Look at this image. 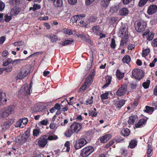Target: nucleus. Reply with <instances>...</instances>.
<instances>
[{"mask_svg":"<svg viewBox=\"0 0 157 157\" xmlns=\"http://www.w3.org/2000/svg\"><path fill=\"white\" fill-rule=\"evenodd\" d=\"M32 82L30 83L29 86L27 83H25L22 86L18 93V95L19 97L23 98L26 96H29L31 92H32Z\"/></svg>","mask_w":157,"mask_h":157,"instance_id":"obj_1","label":"nucleus"},{"mask_svg":"<svg viewBox=\"0 0 157 157\" xmlns=\"http://www.w3.org/2000/svg\"><path fill=\"white\" fill-rule=\"evenodd\" d=\"M15 108L13 105H10L8 107L2 109L0 111V116L1 117L4 118L9 116L13 111Z\"/></svg>","mask_w":157,"mask_h":157,"instance_id":"obj_2","label":"nucleus"},{"mask_svg":"<svg viewBox=\"0 0 157 157\" xmlns=\"http://www.w3.org/2000/svg\"><path fill=\"white\" fill-rule=\"evenodd\" d=\"M147 27L146 22L143 20H140L135 24V28L138 32L141 33Z\"/></svg>","mask_w":157,"mask_h":157,"instance_id":"obj_3","label":"nucleus"},{"mask_svg":"<svg viewBox=\"0 0 157 157\" xmlns=\"http://www.w3.org/2000/svg\"><path fill=\"white\" fill-rule=\"evenodd\" d=\"M94 150V148L92 146L86 147L81 150L80 155L82 157H87L93 152Z\"/></svg>","mask_w":157,"mask_h":157,"instance_id":"obj_4","label":"nucleus"},{"mask_svg":"<svg viewBox=\"0 0 157 157\" xmlns=\"http://www.w3.org/2000/svg\"><path fill=\"white\" fill-rule=\"evenodd\" d=\"M132 75L136 79L140 80L144 76V73L141 70L136 68L133 70L132 71Z\"/></svg>","mask_w":157,"mask_h":157,"instance_id":"obj_5","label":"nucleus"},{"mask_svg":"<svg viewBox=\"0 0 157 157\" xmlns=\"http://www.w3.org/2000/svg\"><path fill=\"white\" fill-rule=\"evenodd\" d=\"M128 27L126 24H124L120 27L119 31V35L120 37L128 36Z\"/></svg>","mask_w":157,"mask_h":157,"instance_id":"obj_6","label":"nucleus"},{"mask_svg":"<svg viewBox=\"0 0 157 157\" xmlns=\"http://www.w3.org/2000/svg\"><path fill=\"white\" fill-rule=\"evenodd\" d=\"M141 116L145 118H142L139 120L138 122L135 124V126L136 128H142L144 127L146 124L147 122L148 118L147 117L143 114Z\"/></svg>","mask_w":157,"mask_h":157,"instance_id":"obj_7","label":"nucleus"},{"mask_svg":"<svg viewBox=\"0 0 157 157\" xmlns=\"http://www.w3.org/2000/svg\"><path fill=\"white\" fill-rule=\"evenodd\" d=\"M87 143V142L84 138H80L76 141L74 147L76 150L84 146Z\"/></svg>","mask_w":157,"mask_h":157,"instance_id":"obj_8","label":"nucleus"},{"mask_svg":"<svg viewBox=\"0 0 157 157\" xmlns=\"http://www.w3.org/2000/svg\"><path fill=\"white\" fill-rule=\"evenodd\" d=\"M126 100L124 99H121L120 100L118 97L117 99H115L113 101V104L115 105L117 109H119L125 104Z\"/></svg>","mask_w":157,"mask_h":157,"instance_id":"obj_9","label":"nucleus"},{"mask_svg":"<svg viewBox=\"0 0 157 157\" xmlns=\"http://www.w3.org/2000/svg\"><path fill=\"white\" fill-rule=\"evenodd\" d=\"M48 143V139L46 135H44L38 139V145L40 147H44Z\"/></svg>","mask_w":157,"mask_h":157,"instance_id":"obj_10","label":"nucleus"},{"mask_svg":"<svg viewBox=\"0 0 157 157\" xmlns=\"http://www.w3.org/2000/svg\"><path fill=\"white\" fill-rule=\"evenodd\" d=\"M75 132L78 133L82 128V124L81 123L76 122H74L70 126Z\"/></svg>","mask_w":157,"mask_h":157,"instance_id":"obj_11","label":"nucleus"},{"mask_svg":"<svg viewBox=\"0 0 157 157\" xmlns=\"http://www.w3.org/2000/svg\"><path fill=\"white\" fill-rule=\"evenodd\" d=\"M157 11V5L152 4L150 5L147 10V13L148 15H152Z\"/></svg>","mask_w":157,"mask_h":157,"instance_id":"obj_12","label":"nucleus"},{"mask_svg":"<svg viewBox=\"0 0 157 157\" xmlns=\"http://www.w3.org/2000/svg\"><path fill=\"white\" fill-rule=\"evenodd\" d=\"M127 89V86L125 85H122L117 90L116 92L117 95L119 96L123 95L125 93Z\"/></svg>","mask_w":157,"mask_h":157,"instance_id":"obj_13","label":"nucleus"},{"mask_svg":"<svg viewBox=\"0 0 157 157\" xmlns=\"http://www.w3.org/2000/svg\"><path fill=\"white\" fill-rule=\"evenodd\" d=\"M111 0H101L100 5L102 9H106L109 6Z\"/></svg>","mask_w":157,"mask_h":157,"instance_id":"obj_14","label":"nucleus"},{"mask_svg":"<svg viewBox=\"0 0 157 157\" xmlns=\"http://www.w3.org/2000/svg\"><path fill=\"white\" fill-rule=\"evenodd\" d=\"M112 136L110 134H106L100 137V140L101 143H106L111 138Z\"/></svg>","mask_w":157,"mask_h":157,"instance_id":"obj_15","label":"nucleus"},{"mask_svg":"<svg viewBox=\"0 0 157 157\" xmlns=\"http://www.w3.org/2000/svg\"><path fill=\"white\" fill-rule=\"evenodd\" d=\"M21 11V9L18 7H14L11 10L10 15L12 17L18 15Z\"/></svg>","mask_w":157,"mask_h":157,"instance_id":"obj_16","label":"nucleus"},{"mask_svg":"<svg viewBox=\"0 0 157 157\" xmlns=\"http://www.w3.org/2000/svg\"><path fill=\"white\" fill-rule=\"evenodd\" d=\"M86 16L84 14H78L73 16L71 18V21L73 23H75L77 22L78 20H79L80 18H82Z\"/></svg>","mask_w":157,"mask_h":157,"instance_id":"obj_17","label":"nucleus"},{"mask_svg":"<svg viewBox=\"0 0 157 157\" xmlns=\"http://www.w3.org/2000/svg\"><path fill=\"white\" fill-rule=\"evenodd\" d=\"M91 31L96 36H99L101 31V28L99 25H95L93 27Z\"/></svg>","mask_w":157,"mask_h":157,"instance_id":"obj_18","label":"nucleus"},{"mask_svg":"<svg viewBox=\"0 0 157 157\" xmlns=\"http://www.w3.org/2000/svg\"><path fill=\"white\" fill-rule=\"evenodd\" d=\"M138 117L136 115L132 116L129 117L128 122L129 124L133 125L136 122L138 121Z\"/></svg>","mask_w":157,"mask_h":157,"instance_id":"obj_19","label":"nucleus"},{"mask_svg":"<svg viewBox=\"0 0 157 157\" xmlns=\"http://www.w3.org/2000/svg\"><path fill=\"white\" fill-rule=\"evenodd\" d=\"M129 13V10L126 8H123L119 11V14L122 16H127Z\"/></svg>","mask_w":157,"mask_h":157,"instance_id":"obj_20","label":"nucleus"},{"mask_svg":"<svg viewBox=\"0 0 157 157\" xmlns=\"http://www.w3.org/2000/svg\"><path fill=\"white\" fill-rule=\"evenodd\" d=\"M13 123V121L11 120H9L5 122L2 125L3 130H6L9 128L10 126Z\"/></svg>","mask_w":157,"mask_h":157,"instance_id":"obj_21","label":"nucleus"},{"mask_svg":"<svg viewBox=\"0 0 157 157\" xmlns=\"http://www.w3.org/2000/svg\"><path fill=\"white\" fill-rule=\"evenodd\" d=\"M30 129L28 128L21 136V139L23 141H25L29 137Z\"/></svg>","mask_w":157,"mask_h":157,"instance_id":"obj_22","label":"nucleus"},{"mask_svg":"<svg viewBox=\"0 0 157 157\" xmlns=\"http://www.w3.org/2000/svg\"><path fill=\"white\" fill-rule=\"evenodd\" d=\"M74 132L72 128L70 126L69 128L64 132V135L67 137H70Z\"/></svg>","mask_w":157,"mask_h":157,"instance_id":"obj_23","label":"nucleus"},{"mask_svg":"<svg viewBox=\"0 0 157 157\" xmlns=\"http://www.w3.org/2000/svg\"><path fill=\"white\" fill-rule=\"evenodd\" d=\"M109 23L110 25H115L117 24L118 22V18L116 17H112L109 19Z\"/></svg>","mask_w":157,"mask_h":157,"instance_id":"obj_24","label":"nucleus"},{"mask_svg":"<svg viewBox=\"0 0 157 157\" xmlns=\"http://www.w3.org/2000/svg\"><path fill=\"white\" fill-rule=\"evenodd\" d=\"M131 61L130 56L128 55H126L122 59V61L124 63H129Z\"/></svg>","mask_w":157,"mask_h":157,"instance_id":"obj_25","label":"nucleus"},{"mask_svg":"<svg viewBox=\"0 0 157 157\" xmlns=\"http://www.w3.org/2000/svg\"><path fill=\"white\" fill-rule=\"evenodd\" d=\"M112 78L111 76H108L107 77H106L105 79L106 83L102 87L103 89L107 87L109 84H110Z\"/></svg>","mask_w":157,"mask_h":157,"instance_id":"obj_26","label":"nucleus"},{"mask_svg":"<svg viewBox=\"0 0 157 157\" xmlns=\"http://www.w3.org/2000/svg\"><path fill=\"white\" fill-rule=\"evenodd\" d=\"M154 111V108L153 107L148 106H146L145 107V109H144V111L145 113L151 114Z\"/></svg>","mask_w":157,"mask_h":157,"instance_id":"obj_27","label":"nucleus"},{"mask_svg":"<svg viewBox=\"0 0 157 157\" xmlns=\"http://www.w3.org/2000/svg\"><path fill=\"white\" fill-rule=\"evenodd\" d=\"M121 37V41L120 45L121 46H123L128 42V36H126Z\"/></svg>","mask_w":157,"mask_h":157,"instance_id":"obj_28","label":"nucleus"},{"mask_svg":"<svg viewBox=\"0 0 157 157\" xmlns=\"http://www.w3.org/2000/svg\"><path fill=\"white\" fill-rule=\"evenodd\" d=\"M124 74L123 73H121L119 70L117 69L116 72V75L118 79H121L123 78Z\"/></svg>","mask_w":157,"mask_h":157,"instance_id":"obj_29","label":"nucleus"},{"mask_svg":"<svg viewBox=\"0 0 157 157\" xmlns=\"http://www.w3.org/2000/svg\"><path fill=\"white\" fill-rule=\"evenodd\" d=\"M130 133V130L127 128L122 130L121 132L122 135L124 137L128 136Z\"/></svg>","mask_w":157,"mask_h":157,"instance_id":"obj_30","label":"nucleus"},{"mask_svg":"<svg viewBox=\"0 0 157 157\" xmlns=\"http://www.w3.org/2000/svg\"><path fill=\"white\" fill-rule=\"evenodd\" d=\"M88 86L84 82L78 90V92L80 93L84 91L87 88Z\"/></svg>","mask_w":157,"mask_h":157,"instance_id":"obj_31","label":"nucleus"},{"mask_svg":"<svg viewBox=\"0 0 157 157\" xmlns=\"http://www.w3.org/2000/svg\"><path fill=\"white\" fill-rule=\"evenodd\" d=\"M137 141L135 139L131 140L129 144V146L131 148H133L137 145Z\"/></svg>","mask_w":157,"mask_h":157,"instance_id":"obj_32","label":"nucleus"},{"mask_svg":"<svg viewBox=\"0 0 157 157\" xmlns=\"http://www.w3.org/2000/svg\"><path fill=\"white\" fill-rule=\"evenodd\" d=\"M54 6L56 7H61L63 5V1L62 0H57L56 2L54 3Z\"/></svg>","mask_w":157,"mask_h":157,"instance_id":"obj_33","label":"nucleus"},{"mask_svg":"<svg viewBox=\"0 0 157 157\" xmlns=\"http://www.w3.org/2000/svg\"><path fill=\"white\" fill-rule=\"evenodd\" d=\"M51 41L52 43L56 42L58 40V36L55 35L51 34L50 35Z\"/></svg>","mask_w":157,"mask_h":157,"instance_id":"obj_34","label":"nucleus"},{"mask_svg":"<svg viewBox=\"0 0 157 157\" xmlns=\"http://www.w3.org/2000/svg\"><path fill=\"white\" fill-rule=\"evenodd\" d=\"M29 72V70L25 67H23L21 69L20 72L21 73L24 75L25 77L27 75Z\"/></svg>","mask_w":157,"mask_h":157,"instance_id":"obj_35","label":"nucleus"},{"mask_svg":"<svg viewBox=\"0 0 157 157\" xmlns=\"http://www.w3.org/2000/svg\"><path fill=\"white\" fill-rule=\"evenodd\" d=\"M74 41V40L72 39L71 40H65L62 43V45L63 46H66L68 45H70Z\"/></svg>","mask_w":157,"mask_h":157,"instance_id":"obj_36","label":"nucleus"},{"mask_svg":"<svg viewBox=\"0 0 157 157\" xmlns=\"http://www.w3.org/2000/svg\"><path fill=\"white\" fill-rule=\"evenodd\" d=\"M147 2V0H140L138 3V6L139 7H143L146 4Z\"/></svg>","mask_w":157,"mask_h":157,"instance_id":"obj_37","label":"nucleus"},{"mask_svg":"<svg viewBox=\"0 0 157 157\" xmlns=\"http://www.w3.org/2000/svg\"><path fill=\"white\" fill-rule=\"evenodd\" d=\"M40 133H41V132L39 128L34 129L33 131V135L34 136H38Z\"/></svg>","mask_w":157,"mask_h":157,"instance_id":"obj_38","label":"nucleus"},{"mask_svg":"<svg viewBox=\"0 0 157 157\" xmlns=\"http://www.w3.org/2000/svg\"><path fill=\"white\" fill-rule=\"evenodd\" d=\"M150 83V80L147 79L146 82H144L143 83L142 86L144 89H147L149 87Z\"/></svg>","mask_w":157,"mask_h":157,"instance_id":"obj_39","label":"nucleus"},{"mask_svg":"<svg viewBox=\"0 0 157 157\" xmlns=\"http://www.w3.org/2000/svg\"><path fill=\"white\" fill-rule=\"evenodd\" d=\"M24 59H16L14 60L12 62V65L13 67H15L17 65H18L20 63V62L21 60H24Z\"/></svg>","mask_w":157,"mask_h":157,"instance_id":"obj_40","label":"nucleus"},{"mask_svg":"<svg viewBox=\"0 0 157 157\" xmlns=\"http://www.w3.org/2000/svg\"><path fill=\"white\" fill-rule=\"evenodd\" d=\"M150 52V50L149 48H146L143 50L142 53V56H146L148 55V54Z\"/></svg>","mask_w":157,"mask_h":157,"instance_id":"obj_41","label":"nucleus"},{"mask_svg":"<svg viewBox=\"0 0 157 157\" xmlns=\"http://www.w3.org/2000/svg\"><path fill=\"white\" fill-rule=\"evenodd\" d=\"M41 8L40 6L38 4H34L33 7H31L30 8V10L32 9L33 11H35L37 10H39Z\"/></svg>","mask_w":157,"mask_h":157,"instance_id":"obj_42","label":"nucleus"},{"mask_svg":"<svg viewBox=\"0 0 157 157\" xmlns=\"http://www.w3.org/2000/svg\"><path fill=\"white\" fill-rule=\"evenodd\" d=\"M93 97L91 96L90 98L88 99L86 101V102L84 103V104L86 105H91L92 104L93 102Z\"/></svg>","mask_w":157,"mask_h":157,"instance_id":"obj_43","label":"nucleus"},{"mask_svg":"<svg viewBox=\"0 0 157 157\" xmlns=\"http://www.w3.org/2000/svg\"><path fill=\"white\" fill-rule=\"evenodd\" d=\"M154 36V33L153 32H150L147 36V40L149 41L153 39Z\"/></svg>","mask_w":157,"mask_h":157,"instance_id":"obj_44","label":"nucleus"},{"mask_svg":"<svg viewBox=\"0 0 157 157\" xmlns=\"http://www.w3.org/2000/svg\"><path fill=\"white\" fill-rule=\"evenodd\" d=\"M63 31L64 33L69 35H71L73 34L71 30L67 29H63Z\"/></svg>","mask_w":157,"mask_h":157,"instance_id":"obj_45","label":"nucleus"},{"mask_svg":"<svg viewBox=\"0 0 157 157\" xmlns=\"http://www.w3.org/2000/svg\"><path fill=\"white\" fill-rule=\"evenodd\" d=\"M58 138V136L55 135H53L49 136L47 139L48 140H56Z\"/></svg>","mask_w":157,"mask_h":157,"instance_id":"obj_46","label":"nucleus"},{"mask_svg":"<svg viewBox=\"0 0 157 157\" xmlns=\"http://www.w3.org/2000/svg\"><path fill=\"white\" fill-rule=\"evenodd\" d=\"M109 95L108 92H107L104 93L101 95V98L102 100H105L108 99Z\"/></svg>","mask_w":157,"mask_h":157,"instance_id":"obj_47","label":"nucleus"},{"mask_svg":"<svg viewBox=\"0 0 157 157\" xmlns=\"http://www.w3.org/2000/svg\"><path fill=\"white\" fill-rule=\"evenodd\" d=\"M12 17L10 15L9 16L7 14H6L4 16V21L6 22H9L11 20Z\"/></svg>","mask_w":157,"mask_h":157,"instance_id":"obj_48","label":"nucleus"},{"mask_svg":"<svg viewBox=\"0 0 157 157\" xmlns=\"http://www.w3.org/2000/svg\"><path fill=\"white\" fill-rule=\"evenodd\" d=\"M110 46L113 49H114L116 46L115 40L114 38H112L111 39Z\"/></svg>","mask_w":157,"mask_h":157,"instance_id":"obj_49","label":"nucleus"},{"mask_svg":"<svg viewBox=\"0 0 157 157\" xmlns=\"http://www.w3.org/2000/svg\"><path fill=\"white\" fill-rule=\"evenodd\" d=\"M6 98V94L5 93H3L2 91L0 92V102L2 103L3 99Z\"/></svg>","mask_w":157,"mask_h":157,"instance_id":"obj_50","label":"nucleus"},{"mask_svg":"<svg viewBox=\"0 0 157 157\" xmlns=\"http://www.w3.org/2000/svg\"><path fill=\"white\" fill-rule=\"evenodd\" d=\"M93 82V79L89 77H87L85 79L84 83L88 85L89 83H91Z\"/></svg>","mask_w":157,"mask_h":157,"instance_id":"obj_51","label":"nucleus"},{"mask_svg":"<svg viewBox=\"0 0 157 157\" xmlns=\"http://www.w3.org/2000/svg\"><path fill=\"white\" fill-rule=\"evenodd\" d=\"M64 146L67 147L66 151L67 152L70 151V142L69 141H67L64 144Z\"/></svg>","mask_w":157,"mask_h":157,"instance_id":"obj_52","label":"nucleus"},{"mask_svg":"<svg viewBox=\"0 0 157 157\" xmlns=\"http://www.w3.org/2000/svg\"><path fill=\"white\" fill-rule=\"evenodd\" d=\"M20 119L21 123H23L24 125L26 124L28 121V120L27 118L24 117V118Z\"/></svg>","mask_w":157,"mask_h":157,"instance_id":"obj_53","label":"nucleus"},{"mask_svg":"<svg viewBox=\"0 0 157 157\" xmlns=\"http://www.w3.org/2000/svg\"><path fill=\"white\" fill-rule=\"evenodd\" d=\"M48 123V121L47 120H44L43 121L40 122L38 123V125L40 126L41 125H46Z\"/></svg>","mask_w":157,"mask_h":157,"instance_id":"obj_54","label":"nucleus"},{"mask_svg":"<svg viewBox=\"0 0 157 157\" xmlns=\"http://www.w3.org/2000/svg\"><path fill=\"white\" fill-rule=\"evenodd\" d=\"M3 69L6 72H10L12 69V67L11 66H8L3 68Z\"/></svg>","mask_w":157,"mask_h":157,"instance_id":"obj_55","label":"nucleus"},{"mask_svg":"<svg viewBox=\"0 0 157 157\" xmlns=\"http://www.w3.org/2000/svg\"><path fill=\"white\" fill-rule=\"evenodd\" d=\"M25 77V76L24 75L20 72L18 74L16 78L17 79H21L24 78Z\"/></svg>","mask_w":157,"mask_h":157,"instance_id":"obj_56","label":"nucleus"},{"mask_svg":"<svg viewBox=\"0 0 157 157\" xmlns=\"http://www.w3.org/2000/svg\"><path fill=\"white\" fill-rule=\"evenodd\" d=\"M24 43V42L22 41H21L14 42L13 44L15 46H20L22 45Z\"/></svg>","mask_w":157,"mask_h":157,"instance_id":"obj_57","label":"nucleus"},{"mask_svg":"<svg viewBox=\"0 0 157 157\" xmlns=\"http://www.w3.org/2000/svg\"><path fill=\"white\" fill-rule=\"evenodd\" d=\"M5 7L4 3L2 1H0V12L3 10Z\"/></svg>","mask_w":157,"mask_h":157,"instance_id":"obj_58","label":"nucleus"},{"mask_svg":"<svg viewBox=\"0 0 157 157\" xmlns=\"http://www.w3.org/2000/svg\"><path fill=\"white\" fill-rule=\"evenodd\" d=\"M88 21L90 22H94L96 21V19L94 16H91L88 18Z\"/></svg>","mask_w":157,"mask_h":157,"instance_id":"obj_59","label":"nucleus"},{"mask_svg":"<svg viewBox=\"0 0 157 157\" xmlns=\"http://www.w3.org/2000/svg\"><path fill=\"white\" fill-rule=\"evenodd\" d=\"M95 0H85V4L88 6L93 3Z\"/></svg>","mask_w":157,"mask_h":157,"instance_id":"obj_60","label":"nucleus"},{"mask_svg":"<svg viewBox=\"0 0 157 157\" xmlns=\"http://www.w3.org/2000/svg\"><path fill=\"white\" fill-rule=\"evenodd\" d=\"M157 59L156 58H155L152 62L150 64L149 66L150 67H154L155 66V63L157 62Z\"/></svg>","mask_w":157,"mask_h":157,"instance_id":"obj_61","label":"nucleus"},{"mask_svg":"<svg viewBox=\"0 0 157 157\" xmlns=\"http://www.w3.org/2000/svg\"><path fill=\"white\" fill-rule=\"evenodd\" d=\"M97 114V113L94 110H91L89 113V116L92 117H95Z\"/></svg>","mask_w":157,"mask_h":157,"instance_id":"obj_62","label":"nucleus"},{"mask_svg":"<svg viewBox=\"0 0 157 157\" xmlns=\"http://www.w3.org/2000/svg\"><path fill=\"white\" fill-rule=\"evenodd\" d=\"M84 119V117H82L81 115H78L77 116L76 118L77 121H81Z\"/></svg>","mask_w":157,"mask_h":157,"instance_id":"obj_63","label":"nucleus"},{"mask_svg":"<svg viewBox=\"0 0 157 157\" xmlns=\"http://www.w3.org/2000/svg\"><path fill=\"white\" fill-rule=\"evenodd\" d=\"M152 44L154 47H157V38H155L153 40Z\"/></svg>","mask_w":157,"mask_h":157,"instance_id":"obj_64","label":"nucleus"}]
</instances>
